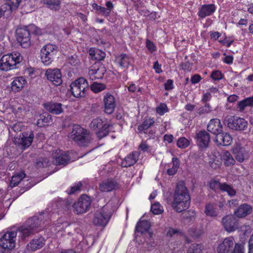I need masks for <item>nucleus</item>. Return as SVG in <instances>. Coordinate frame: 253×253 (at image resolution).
Segmentation results:
<instances>
[{"label":"nucleus","mask_w":253,"mask_h":253,"mask_svg":"<svg viewBox=\"0 0 253 253\" xmlns=\"http://www.w3.org/2000/svg\"><path fill=\"white\" fill-rule=\"evenodd\" d=\"M190 204V196L183 182H178L176 186L171 206L178 212L187 209Z\"/></svg>","instance_id":"nucleus-1"},{"label":"nucleus","mask_w":253,"mask_h":253,"mask_svg":"<svg viewBox=\"0 0 253 253\" xmlns=\"http://www.w3.org/2000/svg\"><path fill=\"white\" fill-rule=\"evenodd\" d=\"M43 217V215L41 214L39 216H34L29 219L24 225L18 228V237L24 240L34 234L37 228L44 223V221H42Z\"/></svg>","instance_id":"nucleus-2"},{"label":"nucleus","mask_w":253,"mask_h":253,"mask_svg":"<svg viewBox=\"0 0 253 253\" xmlns=\"http://www.w3.org/2000/svg\"><path fill=\"white\" fill-rule=\"evenodd\" d=\"M40 32V29L35 25L19 28L16 30V39L23 48H27L32 44L31 35H37Z\"/></svg>","instance_id":"nucleus-3"},{"label":"nucleus","mask_w":253,"mask_h":253,"mask_svg":"<svg viewBox=\"0 0 253 253\" xmlns=\"http://www.w3.org/2000/svg\"><path fill=\"white\" fill-rule=\"evenodd\" d=\"M69 137L81 147L87 146L91 140L89 132L77 125L73 126L72 132L69 134Z\"/></svg>","instance_id":"nucleus-4"},{"label":"nucleus","mask_w":253,"mask_h":253,"mask_svg":"<svg viewBox=\"0 0 253 253\" xmlns=\"http://www.w3.org/2000/svg\"><path fill=\"white\" fill-rule=\"evenodd\" d=\"M22 59L18 52L3 55L0 60V68L6 71L18 68Z\"/></svg>","instance_id":"nucleus-5"},{"label":"nucleus","mask_w":253,"mask_h":253,"mask_svg":"<svg viewBox=\"0 0 253 253\" xmlns=\"http://www.w3.org/2000/svg\"><path fill=\"white\" fill-rule=\"evenodd\" d=\"M88 84L84 78H80L71 83L70 88L72 94L75 97H83L88 89Z\"/></svg>","instance_id":"nucleus-6"},{"label":"nucleus","mask_w":253,"mask_h":253,"mask_svg":"<svg viewBox=\"0 0 253 253\" xmlns=\"http://www.w3.org/2000/svg\"><path fill=\"white\" fill-rule=\"evenodd\" d=\"M224 123L230 129L237 131L246 130L248 125L244 119L235 116L226 117Z\"/></svg>","instance_id":"nucleus-7"},{"label":"nucleus","mask_w":253,"mask_h":253,"mask_svg":"<svg viewBox=\"0 0 253 253\" xmlns=\"http://www.w3.org/2000/svg\"><path fill=\"white\" fill-rule=\"evenodd\" d=\"M58 51V47L54 44H45L41 50V59L45 65H48L53 60Z\"/></svg>","instance_id":"nucleus-8"},{"label":"nucleus","mask_w":253,"mask_h":253,"mask_svg":"<svg viewBox=\"0 0 253 253\" xmlns=\"http://www.w3.org/2000/svg\"><path fill=\"white\" fill-rule=\"evenodd\" d=\"M91 199L86 195H83L73 205V211L77 214H82L87 211L90 207Z\"/></svg>","instance_id":"nucleus-9"},{"label":"nucleus","mask_w":253,"mask_h":253,"mask_svg":"<svg viewBox=\"0 0 253 253\" xmlns=\"http://www.w3.org/2000/svg\"><path fill=\"white\" fill-rule=\"evenodd\" d=\"M107 205L97 211L94 214L93 223L96 226H105L108 222L111 214L107 213Z\"/></svg>","instance_id":"nucleus-10"},{"label":"nucleus","mask_w":253,"mask_h":253,"mask_svg":"<svg viewBox=\"0 0 253 253\" xmlns=\"http://www.w3.org/2000/svg\"><path fill=\"white\" fill-rule=\"evenodd\" d=\"M18 235V228L16 231L7 232L5 233L0 241V246L4 250H11L15 247V239L17 235Z\"/></svg>","instance_id":"nucleus-11"},{"label":"nucleus","mask_w":253,"mask_h":253,"mask_svg":"<svg viewBox=\"0 0 253 253\" xmlns=\"http://www.w3.org/2000/svg\"><path fill=\"white\" fill-rule=\"evenodd\" d=\"M34 138L33 131H27L22 133L20 137L15 139V143H17L22 149L29 147L32 144Z\"/></svg>","instance_id":"nucleus-12"},{"label":"nucleus","mask_w":253,"mask_h":253,"mask_svg":"<svg viewBox=\"0 0 253 253\" xmlns=\"http://www.w3.org/2000/svg\"><path fill=\"white\" fill-rule=\"evenodd\" d=\"M47 79L55 85L58 86L62 84L60 70L57 68L48 69L45 73Z\"/></svg>","instance_id":"nucleus-13"},{"label":"nucleus","mask_w":253,"mask_h":253,"mask_svg":"<svg viewBox=\"0 0 253 253\" xmlns=\"http://www.w3.org/2000/svg\"><path fill=\"white\" fill-rule=\"evenodd\" d=\"M235 244L233 237L225 238L217 248L218 253H231L234 250Z\"/></svg>","instance_id":"nucleus-14"},{"label":"nucleus","mask_w":253,"mask_h":253,"mask_svg":"<svg viewBox=\"0 0 253 253\" xmlns=\"http://www.w3.org/2000/svg\"><path fill=\"white\" fill-rule=\"evenodd\" d=\"M222 224L228 232H232L238 228V219L233 215H228L222 218Z\"/></svg>","instance_id":"nucleus-15"},{"label":"nucleus","mask_w":253,"mask_h":253,"mask_svg":"<svg viewBox=\"0 0 253 253\" xmlns=\"http://www.w3.org/2000/svg\"><path fill=\"white\" fill-rule=\"evenodd\" d=\"M232 137L228 132H223V130L215 138V142L218 146H227L230 145L232 142Z\"/></svg>","instance_id":"nucleus-16"},{"label":"nucleus","mask_w":253,"mask_h":253,"mask_svg":"<svg viewBox=\"0 0 253 253\" xmlns=\"http://www.w3.org/2000/svg\"><path fill=\"white\" fill-rule=\"evenodd\" d=\"M196 138L197 144L202 148H206L208 147L210 141V134L206 130L200 131L197 133Z\"/></svg>","instance_id":"nucleus-17"},{"label":"nucleus","mask_w":253,"mask_h":253,"mask_svg":"<svg viewBox=\"0 0 253 253\" xmlns=\"http://www.w3.org/2000/svg\"><path fill=\"white\" fill-rule=\"evenodd\" d=\"M62 104L60 103L55 102H48L43 104L45 110L52 114L59 115L63 112Z\"/></svg>","instance_id":"nucleus-18"},{"label":"nucleus","mask_w":253,"mask_h":253,"mask_svg":"<svg viewBox=\"0 0 253 253\" xmlns=\"http://www.w3.org/2000/svg\"><path fill=\"white\" fill-rule=\"evenodd\" d=\"M104 111L108 114H112L115 108V98L111 94L108 93L104 97Z\"/></svg>","instance_id":"nucleus-19"},{"label":"nucleus","mask_w":253,"mask_h":253,"mask_svg":"<svg viewBox=\"0 0 253 253\" xmlns=\"http://www.w3.org/2000/svg\"><path fill=\"white\" fill-rule=\"evenodd\" d=\"M222 128L220 121L218 119H211L207 126L208 131L216 135L222 131Z\"/></svg>","instance_id":"nucleus-20"},{"label":"nucleus","mask_w":253,"mask_h":253,"mask_svg":"<svg viewBox=\"0 0 253 253\" xmlns=\"http://www.w3.org/2000/svg\"><path fill=\"white\" fill-rule=\"evenodd\" d=\"M118 188V184L114 180L108 179L99 185V189L102 192H110Z\"/></svg>","instance_id":"nucleus-21"},{"label":"nucleus","mask_w":253,"mask_h":253,"mask_svg":"<svg viewBox=\"0 0 253 253\" xmlns=\"http://www.w3.org/2000/svg\"><path fill=\"white\" fill-rule=\"evenodd\" d=\"M139 155V153L137 151L132 152L131 154L128 155L122 161L121 166L124 168H127L133 166L138 160Z\"/></svg>","instance_id":"nucleus-22"},{"label":"nucleus","mask_w":253,"mask_h":253,"mask_svg":"<svg viewBox=\"0 0 253 253\" xmlns=\"http://www.w3.org/2000/svg\"><path fill=\"white\" fill-rule=\"evenodd\" d=\"M233 152L235 159L239 162H243L248 158V154L245 148L241 147L240 145H237L233 148Z\"/></svg>","instance_id":"nucleus-23"},{"label":"nucleus","mask_w":253,"mask_h":253,"mask_svg":"<svg viewBox=\"0 0 253 253\" xmlns=\"http://www.w3.org/2000/svg\"><path fill=\"white\" fill-rule=\"evenodd\" d=\"M44 240L42 238L33 239L27 244V249L30 252L35 251L42 248L44 245Z\"/></svg>","instance_id":"nucleus-24"},{"label":"nucleus","mask_w":253,"mask_h":253,"mask_svg":"<svg viewBox=\"0 0 253 253\" xmlns=\"http://www.w3.org/2000/svg\"><path fill=\"white\" fill-rule=\"evenodd\" d=\"M252 211V208L249 205L244 204L241 205L238 209L235 211V215L240 218L244 217L250 214Z\"/></svg>","instance_id":"nucleus-25"},{"label":"nucleus","mask_w":253,"mask_h":253,"mask_svg":"<svg viewBox=\"0 0 253 253\" xmlns=\"http://www.w3.org/2000/svg\"><path fill=\"white\" fill-rule=\"evenodd\" d=\"M27 82L23 77L16 78L11 83V89L14 92H18L23 88Z\"/></svg>","instance_id":"nucleus-26"},{"label":"nucleus","mask_w":253,"mask_h":253,"mask_svg":"<svg viewBox=\"0 0 253 253\" xmlns=\"http://www.w3.org/2000/svg\"><path fill=\"white\" fill-rule=\"evenodd\" d=\"M52 123V119L51 116L47 112H44L40 115L39 118L37 122V125L38 126L42 127L47 126Z\"/></svg>","instance_id":"nucleus-27"},{"label":"nucleus","mask_w":253,"mask_h":253,"mask_svg":"<svg viewBox=\"0 0 253 253\" xmlns=\"http://www.w3.org/2000/svg\"><path fill=\"white\" fill-rule=\"evenodd\" d=\"M89 54L93 60L101 61L105 57L106 54L100 49L91 48L89 50Z\"/></svg>","instance_id":"nucleus-28"},{"label":"nucleus","mask_w":253,"mask_h":253,"mask_svg":"<svg viewBox=\"0 0 253 253\" xmlns=\"http://www.w3.org/2000/svg\"><path fill=\"white\" fill-rule=\"evenodd\" d=\"M215 11L214 4L204 5L199 11V16L203 18L207 16L211 15Z\"/></svg>","instance_id":"nucleus-29"},{"label":"nucleus","mask_w":253,"mask_h":253,"mask_svg":"<svg viewBox=\"0 0 253 253\" xmlns=\"http://www.w3.org/2000/svg\"><path fill=\"white\" fill-rule=\"evenodd\" d=\"M106 70L103 67L98 68L97 69H91L89 70L90 78L92 80L95 79H101L103 78Z\"/></svg>","instance_id":"nucleus-30"},{"label":"nucleus","mask_w":253,"mask_h":253,"mask_svg":"<svg viewBox=\"0 0 253 253\" xmlns=\"http://www.w3.org/2000/svg\"><path fill=\"white\" fill-rule=\"evenodd\" d=\"M111 126H112V125L111 124H109L106 122L102 127L100 128L98 130L96 131V134L97 137L99 139H101L108 135L110 132V128Z\"/></svg>","instance_id":"nucleus-31"},{"label":"nucleus","mask_w":253,"mask_h":253,"mask_svg":"<svg viewBox=\"0 0 253 253\" xmlns=\"http://www.w3.org/2000/svg\"><path fill=\"white\" fill-rule=\"evenodd\" d=\"M150 222L147 220H143L138 222L136 226L135 232L143 234L148 231L150 227Z\"/></svg>","instance_id":"nucleus-32"},{"label":"nucleus","mask_w":253,"mask_h":253,"mask_svg":"<svg viewBox=\"0 0 253 253\" xmlns=\"http://www.w3.org/2000/svg\"><path fill=\"white\" fill-rule=\"evenodd\" d=\"M70 161V157L67 153L61 154L58 157H56L53 163L56 165L66 166Z\"/></svg>","instance_id":"nucleus-33"},{"label":"nucleus","mask_w":253,"mask_h":253,"mask_svg":"<svg viewBox=\"0 0 253 253\" xmlns=\"http://www.w3.org/2000/svg\"><path fill=\"white\" fill-rule=\"evenodd\" d=\"M116 60L121 67L124 68H127L130 64L131 59L126 54H123L118 57Z\"/></svg>","instance_id":"nucleus-34"},{"label":"nucleus","mask_w":253,"mask_h":253,"mask_svg":"<svg viewBox=\"0 0 253 253\" xmlns=\"http://www.w3.org/2000/svg\"><path fill=\"white\" fill-rule=\"evenodd\" d=\"M253 106V96L247 98L241 101L238 102L237 104L238 108L240 111L244 110L246 107H252Z\"/></svg>","instance_id":"nucleus-35"},{"label":"nucleus","mask_w":253,"mask_h":253,"mask_svg":"<svg viewBox=\"0 0 253 253\" xmlns=\"http://www.w3.org/2000/svg\"><path fill=\"white\" fill-rule=\"evenodd\" d=\"M222 158L223 160L224 165L226 166H231L235 164V160L233 158L230 153L228 151H225L224 152L222 156Z\"/></svg>","instance_id":"nucleus-36"},{"label":"nucleus","mask_w":253,"mask_h":253,"mask_svg":"<svg viewBox=\"0 0 253 253\" xmlns=\"http://www.w3.org/2000/svg\"><path fill=\"white\" fill-rule=\"evenodd\" d=\"M105 6L106 8L102 6L98 14L106 17L110 15L111 11L114 8V5L111 1H108L106 2Z\"/></svg>","instance_id":"nucleus-37"},{"label":"nucleus","mask_w":253,"mask_h":253,"mask_svg":"<svg viewBox=\"0 0 253 253\" xmlns=\"http://www.w3.org/2000/svg\"><path fill=\"white\" fill-rule=\"evenodd\" d=\"M220 191L222 192H227L228 195L230 197L234 196L236 194V191L233 187L225 182L222 183Z\"/></svg>","instance_id":"nucleus-38"},{"label":"nucleus","mask_w":253,"mask_h":253,"mask_svg":"<svg viewBox=\"0 0 253 253\" xmlns=\"http://www.w3.org/2000/svg\"><path fill=\"white\" fill-rule=\"evenodd\" d=\"M25 176V174L23 172L16 174L13 176L10 182L11 187H13L17 186Z\"/></svg>","instance_id":"nucleus-39"},{"label":"nucleus","mask_w":253,"mask_h":253,"mask_svg":"<svg viewBox=\"0 0 253 253\" xmlns=\"http://www.w3.org/2000/svg\"><path fill=\"white\" fill-rule=\"evenodd\" d=\"M106 122V121H103L99 118H97L91 121L89 124V127L94 130H98L100 128L102 127Z\"/></svg>","instance_id":"nucleus-40"},{"label":"nucleus","mask_w":253,"mask_h":253,"mask_svg":"<svg viewBox=\"0 0 253 253\" xmlns=\"http://www.w3.org/2000/svg\"><path fill=\"white\" fill-rule=\"evenodd\" d=\"M205 213L206 215L211 217H216L218 215V212L213 207V205L210 203L206 205Z\"/></svg>","instance_id":"nucleus-41"},{"label":"nucleus","mask_w":253,"mask_h":253,"mask_svg":"<svg viewBox=\"0 0 253 253\" xmlns=\"http://www.w3.org/2000/svg\"><path fill=\"white\" fill-rule=\"evenodd\" d=\"M154 123V121L150 119H146L142 125L138 126V130L140 131H143L144 133H147L148 129Z\"/></svg>","instance_id":"nucleus-42"},{"label":"nucleus","mask_w":253,"mask_h":253,"mask_svg":"<svg viewBox=\"0 0 253 253\" xmlns=\"http://www.w3.org/2000/svg\"><path fill=\"white\" fill-rule=\"evenodd\" d=\"M44 3L51 9L54 10L59 9L60 5L59 0H45Z\"/></svg>","instance_id":"nucleus-43"},{"label":"nucleus","mask_w":253,"mask_h":253,"mask_svg":"<svg viewBox=\"0 0 253 253\" xmlns=\"http://www.w3.org/2000/svg\"><path fill=\"white\" fill-rule=\"evenodd\" d=\"M90 88L92 91L97 93L104 90L106 86L103 84L94 82L90 85Z\"/></svg>","instance_id":"nucleus-44"},{"label":"nucleus","mask_w":253,"mask_h":253,"mask_svg":"<svg viewBox=\"0 0 253 253\" xmlns=\"http://www.w3.org/2000/svg\"><path fill=\"white\" fill-rule=\"evenodd\" d=\"M203 247L201 244H194L189 248L187 253H202Z\"/></svg>","instance_id":"nucleus-45"},{"label":"nucleus","mask_w":253,"mask_h":253,"mask_svg":"<svg viewBox=\"0 0 253 253\" xmlns=\"http://www.w3.org/2000/svg\"><path fill=\"white\" fill-rule=\"evenodd\" d=\"M209 185L211 189L216 191L218 189L220 190L222 183L217 180H212L210 182Z\"/></svg>","instance_id":"nucleus-46"},{"label":"nucleus","mask_w":253,"mask_h":253,"mask_svg":"<svg viewBox=\"0 0 253 253\" xmlns=\"http://www.w3.org/2000/svg\"><path fill=\"white\" fill-rule=\"evenodd\" d=\"M189 145V141L185 137L179 138L177 142V145L179 148H185Z\"/></svg>","instance_id":"nucleus-47"},{"label":"nucleus","mask_w":253,"mask_h":253,"mask_svg":"<svg viewBox=\"0 0 253 253\" xmlns=\"http://www.w3.org/2000/svg\"><path fill=\"white\" fill-rule=\"evenodd\" d=\"M211 111V108L209 104L206 103L204 106L200 107L197 111V113L199 115L209 113Z\"/></svg>","instance_id":"nucleus-48"},{"label":"nucleus","mask_w":253,"mask_h":253,"mask_svg":"<svg viewBox=\"0 0 253 253\" xmlns=\"http://www.w3.org/2000/svg\"><path fill=\"white\" fill-rule=\"evenodd\" d=\"M161 206L159 203H155L151 206V211L155 214H158L162 212Z\"/></svg>","instance_id":"nucleus-49"},{"label":"nucleus","mask_w":253,"mask_h":253,"mask_svg":"<svg viewBox=\"0 0 253 253\" xmlns=\"http://www.w3.org/2000/svg\"><path fill=\"white\" fill-rule=\"evenodd\" d=\"M210 77L215 81L220 80L223 78V74L219 71H214L211 73Z\"/></svg>","instance_id":"nucleus-50"},{"label":"nucleus","mask_w":253,"mask_h":253,"mask_svg":"<svg viewBox=\"0 0 253 253\" xmlns=\"http://www.w3.org/2000/svg\"><path fill=\"white\" fill-rule=\"evenodd\" d=\"M68 63L72 66H76L79 63V60L76 55L70 56L68 57Z\"/></svg>","instance_id":"nucleus-51"},{"label":"nucleus","mask_w":253,"mask_h":253,"mask_svg":"<svg viewBox=\"0 0 253 253\" xmlns=\"http://www.w3.org/2000/svg\"><path fill=\"white\" fill-rule=\"evenodd\" d=\"M48 166V162L43 158L40 159L36 163V167L37 168H44Z\"/></svg>","instance_id":"nucleus-52"},{"label":"nucleus","mask_w":253,"mask_h":253,"mask_svg":"<svg viewBox=\"0 0 253 253\" xmlns=\"http://www.w3.org/2000/svg\"><path fill=\"white\" fill-rule=\"evenodd\" d=\"M156 111L160 115H163L165 113L168 111V108L165 104H161L156 109Z\"/></svg>","instance_id":"nucleus-53"},{"label":"nucleus","mask_w":253,"mask_h":253,"mask_svg":"<svg viewBox=\"0 0 253 253\" xmlns=\"http://www.w3.org/2000/svg\"><path fill=\"white\" fill-rule=\"evenodd\" d=\"M81 186V183L79 182L75 186L71 187V189L69 190H67L66 192L69 195L74 194L75 192L80 190Z\"/></svg>","instance_id":"nucleus-54"},{"label":"nucleus","mask_w":253,"mask_h":253,"mask_svg":"<svg viewBox=\"0 0 253 253\" xmlns=\"http://www.w3.org/2000/svg\"><path fill=\"white\" fill-rule=\"evenodd\" d=\"M59 204L61 203L64 204L66 208L69 209L71 206L73 207V203L72 200L67 199V200H60L58 202Z\"/></svg>","instance_id":"nucleus-55"},{"label":"nucleus","mask_w":253,"mask_h":253,"mask_svg":"<svg viewBox=\"0 0 253 253\" xmlns=\"http://www.w3.org/2000/svg\"><path fill=\"white\" fill-rule=\"evenodd\" d=\"M178 233L179 231L178 230L170 227L169 228V230L167 233V236L168 237H172L174 235L177 234Z\"/></svg>","instance_id":"nucleus-56"},{"label":"nucleus","mask_w":253,"mask_h":253,"mask_svg":"<svg viewBox=\"0 0 253 253\" xmlns=\"http://www.w3.org/2000/svg\"><path fill=\"white\" fill-rule=\"evenodd\" d=\"M165 89L169 90L173 88V81L171 80H168L165 84Z\"/></svg>","instance_id":"nucleus-57"},{"label":"nucleus","mask_w":253,"mask_h":253,"mask_svg":"<svg viewBox=\"0 0 253 253\" xmlns=\"http://www.w3.org/2000/svg\"><path fill=\"white\" fill-rule=\"evenodd\" d=\"M201 80V77L198 74H195L191 78V82L192 84H197Z\"/></svg>","instance_id":"nucleus-58"},{"label":"nucleus","mask_w":253,"mask_h":253,"mask_svg":"<svg viewBox=\"0 0 253 253\" xmlns=\"http://www.w3.org/2000/svg\"><path fill=\"white\" fill-rule=\"evenodd\" d=\"M146 46L149 50H151V51L155 50V47L153 43L148 40L146 41Z\"/></svg>","instance_id":"nucleus-59"},{"label":"nucleus","mask_w":253,"mask_h":253,"mask_svg":"<svg viewBox=\"0 0 253 253\" xmlns=\"http://www.w3.org/2000/svg\"><path fill=\"white\" fill-rule=\"evenodd\" d=\"M249 253H253V234L251 236L249 242Z\"/></svg>","instance_id":"nucleus-60"},{"label":"nucleus","mask_w":253,"mask_h":253,"mask_svg":"<svg viewBox=\"0 0 253 253\" xmlns=\"http://www.w3.org/2000/svg\"><path fill=\"white\" fill-rule=\"evenodd\" d=\"M153 68L155 70L157 73H160L162 72V70L161 68V66L159 64V63L157 61L154 62Z\"/></svg>","instance_id":"nucleus-61"},{"label":"nucleus","mask_w":253,"mask_h":253,"mask_svg":"<svg viewBox=\"0 0 253 253\" xmlns=\"http://www.w3.org/2000/svg\"><path fill=\"white\" fill-rule=\"evenodd\" d=\"M173 139V136L171 134H166L164 136V140L169 143H171Z\"/></svg>","instance_id":"nucleus-62"},{"label":"nucleus","mask_w":253,"mask_h":253,"mask_svg":"<svg viewBox=\"0 0 253 253\" xmlns=\"http://www.w3.org/2000/svg\"><path fill=\"white\" fill-rule=\"evenodd\" d=\"M210 99H211V93H210V92H207L206 94H204L202 101L204 103H206L208 101L210 100Z\"/></svg>","instance_id":"nucleus-63"},{"label":"nucleus","mask_w":253,"mask_h":253,"mask_svg":"<svg viewBox=\"0 0 253 253\" xmlns=\"http://www.w3.org/2000/svg\"><path fill=\"white\" fill-rule=\"evenodd\" d=\"M193 236L196 237H199L202 235L203 231L201 229H195Z\"/></svg>","instance_id":"nucleus-64"}]
</instances>
